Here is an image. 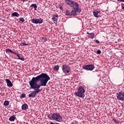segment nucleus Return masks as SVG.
I'll return each instance as SVG.
<instances>
[{"label":"nucleus","mask_w":124,"mask_h":124,"mask_svg":"<svg viewBox=\"0 0 124 124\" xmlns=\"http://www.w3.org/2000/svg\"><path fill=\"white\" fill-rule=\"evenodd\" d=\"M50 79L47 74L42 73L36 77H33L30 81L32 83V87L34 89H40V87H46Z\"/></svg>","instance_id":"1"},{"label":"nucleus","mask_w":124,"mask_h":124,"mask_svg":"<svg viewBox=\"0 0 124 124\" xmlns=\"http://www.w3.org/2000/svg\"><path fill=\"white\" fill-rule=\"evenodd\" d=\"M65 2L67 3L70 7L73 8V10L71 12V16H76V13H80L82 10L79 8V4L76 1L72 0H65Z\"/></svg>","instance_id":"2"},{"label":"nucleus","mask_w":124,"mask_h":124,"mask_svg":"<svg viewBox=\"0 0 124 124\" xmlns=\"http://www.w3.org/2000/svg\"><path fill=\"white\" fill-rule=\"evenodd\" d=\"M50 120H54L56 122H62V117L61 116L60 113H50L48 116Z\"/></svg>","instance_id":"3"},{"label":"nucleus","mask_w":124,"mask_h":124,"mask_svg":"<svg viewBox=\"0 0 124 124\" xmlns=\"http://www.w3.org/2000/svg\"><path fill=\"white\" fill-rule=\"evenodd\" d=\"M29 85L30 86V89H32L33 90H34L33 92L31 93L28 94V96L29 97H32V98H33L35 97L36 96V94L38 93H40L41 92L42 89H39L38 88H34L32 87V83H31L30 81H29Z\"/></svg>","instance_id":"4"},{"label":"nucleus","mask_w":124,"mask_h":124,"mask_svg":"<svg viewBox=\"0 0 124 124\" xmlns=\"http://www.w3.org/2000/svg\"><path fill=\"white\" fill-rule=\"evenodd\" d=\"M85 89L83 86H79L78 88V91L75 93V95L78 97H85Z\"/></svg>","instance_id":"5"},{"label":"nucleus","mask_w":124,"mask_h":124,"mask_svg":"<svg viewBox=\"0 0 124 124\" xmlns=\"http://www.w3.org/2000/svg\"><path fill=\"white\" fill-rule=\"evenodd\" d=\"M62 70L65 74H68L70 72V67L67 64H63L62 66Z\"/></svg>","instance_id":"6"},{"label":"nucleus","mask_w":124,"mask_h":124,"mask_svg":"<svg viewBox=\"0 0 124 124\" xmlns=\"http://www.w3.org/2000/svg\"><path fill=\"white\" fill-rule=\"evenodd\" d=\"M83 69L85 70H88L89 71H93L94 69V65L90 64V65H85L82 66Z\"/></svg>","instance_id":"7"},{"label":"nucleus","mask_w":124,"mask_h":124,"mask_svg":"<svg viewBox=\"0 0 124 124\" xmlns=\"http://www.w3.org/2000/svg\"><path fill=\"white\" fill-rule=\"evenodd\" d=\"M116 96L119 100H122V101H124V93L121 91L117 93Z\"/></svg>","instance_id":"8"},{"label":"nucleus","mask_w":124,"mask_h":124,"mask_svg":"<svg viewBox=\"0 0 124 124\" xmlns=\"http://www.w3.org/2000/svg\"><path fill=\"white\" fill-rule=\"evenodd\" d=\"M58 19H59V16L58 15H54L52 16V20L54 22V24H55V25H57Z\"/></svg>","instance_id":"9"},{"label":"nucleus","mask_w":124,"mask_h":124,"mask_svg":"<svg viewBox=\"0 0 124 124\" xmlns=\"http://www.w3.org/2000/svg\"><path fill=\"white\" fill-rule=\"evenodd\" d=\"M100 13V11H97L95 10H94L93 11V15L94 16V17H96V18H98V14Z\"/></svg>","instance_id":"10"},{"label":"nucleus","mask_w":124,"mask_h":124,"mask_svg":"<svg viewBox=\"0 0 124 124\" xmlns=\"http://www.w3.org/2000/svg\"><path fill=\"white\" fill-rule=\"evenodd\" d=\"M7 85L8 87H13V84H12V82H11V81L9 80V79H6Z\"/></svg>","instance_id":"11"},{"label":"nucleus","mask_w":124,"mask_h":124,"mask_svg":"<svg viewBox=\"0 0 124 124\" xmlns=\"http://www.w3.org/2000/svg\"><path fill=\"white\" fill-rule=\"evenodd\" d=\"M14 55H16V56H17V57H18V60H20L21 61H25V58H24L23 56L21 57L20 56V54L15 52Z\"/></svg>","instance_id":"12"},{"label":"nucleus","mask_w":124,"mask_h":124,"mask_svg":"<svg viewBox=\"0 0 124 124\" xmlns=\"http://www.w3.org/2000/svg\"><path fill=\"white\" fill-rule=\"evenodd\" d=\"M87 34H88L89 38H94V33H89V32H87Z\"/></svg>","instance_id":"13"},{"label":"nucleus","mask_w":124,"mask_h":124,"mask_svg":"<svg viewBox=\"0 0 124 124\" xmlns=\"http://www.w3.org/2000/svg\"><path fill=\"white\" fill-rule=\"evenodd\" d=\"M16 120V116L15 115H13L10 117L9 121L10 122H14Z\"/></svg>","instance_id":"14"},{"label":"nucleus","mask_w":124,"mask_h":124,"mask_svg":"<svg viewBox=\"0 0 124 124\" xmlns=\"http://www.w3.org/2000/svg\"><path fill=\"white\" fill-rule=\"evenodd\" d=\"M20 15L17 12H14L11 14V17H19Z\"/></svg>","instance_id":"15"},{"label":"nucleus","mask_w":124,"mask_h":124,"mask_svg":"<svg viewBox=\"0 0 124 124\" xmlns=\"http://www.w3.org/2000/svg\"><path fill=\"white\" fill-rule=\"evenodd\" d=\"M11 53L12 54H13L14 55H15V51H12V50L9 49V48H7L6 49V53Z\"/></svg>","instance_id":"16"},{"label":"nucleus","mask_w":124,"mask_h":124,"mask_svg":"<svg viewBox=\"0 0 124 124\" xmlns=\"http://www.w3.org/2000/svg\"><path fill=\"white\" fill-rule=\"evenodd\" d=\"M22 109L23 110H27L28 109V105L27 104H24L22 106Z\"/></svg>","instance_id":"17"},{"label":"nucleus","mask_w":124,"mask_h":124,"mask_svg":"<svg viewBox=\"0 0 124 124\" xmlns=\"http://www.w3.org/2000/svg\"><path fill=\"white\" fill-rule=\"evenodd\" d=\"M43 20L41 18H37V24H42Z\"/></svg>","instance_id":"18"},{"label":"nucleus","mask_w":124,"mask_h":124,"mask_svg":"<svg viewBox=\"0 0 124 124\" xmlns=\"http://www.w3.org/2000/svg\"><path fill=\"white\" fill-rule=\"evenodd\" d=\"M59 69H60V66L56 65L54 66V70H55V71H59Z\"/></svg>","instance_id":"19"},{"label":"nucleus","mask_w":124,"mask_h":124,"mask_svg":"<svg viewBox=\"0 0 124 124\" xmlns=\"http://www.w3.org/2000/svg\"><path fill=\"white\" fill-rule=\"evenodd\" d=\"M65 15H66V16H71V12H70L69 10H66Z\"/></svg>","instance_id":"20"},{"label":"nucleus","mask_w":124,"mask_h":124,"mask_svg":"<svg viewBox=\"0 0 124 124\" xmlns=\"http://www.w3.org/2000/svg\"><path fill=\"white\" fill-rule=\"evenodd\" d=\"M32 23H33V24H37V18H33L31 20Z\"/></svg>","instance_id":"21"},{"label":"nucleus","mask_w":124,"mask_h":124,"mask_svg":"<svg viewBox=\"0 0 124 124\" xmlns=\"http://www.w3.org/2000/svg\"><path fill=\"white\" fill-rule=\"evenodd\" d=\"M33 7L35 9V10H36L37 8V5H36V4H32L31 5V7Z\"/></svg>","instance_id":"22"},{"label":"nucleus","mask_w":124,"mask_h":124,"mask_svg":"<svg viewBox=\"0 0 124 124\" xmlns=\"http://www.w3.org/2000/svg\"><path fill=\"white\" fill-rule=\"evenodd\" d=\"M4 106H8L9 105V102L8 101H5L4 102Z\"/></svg>","instance_id":"23"},{"label":"nucleus","mask_w":124,"mask_h":124,"mask_svg":"<svg viewBox=\"0 0 124 124\" xmlns=\"http://www.w3.org/2000/svg\"><path fill=\"white\" fill-rule=\"evenodd\" d=\"M26 97V94L22 93L21 95H20V98H25Z\"/></svg>","instance_id":"24"},{"label":"nucleus","mask_w":124,"mask_h":124,"mask_svg":"<svg viewBox=\"0 0 124 124\" xmlns=\"http://www.w3.org/2000/svg\"><path fill=\"white\" fill-rule=\"evenodd\" d=\"M19 20L20 22H22V23H24V22H25V19L23 17L19 18Z\"/></svg>","instance_id":"25"},{"label":"nucleus","mask_w":124,"mask_h":124,"mask_svg":"<svg viewBox=\"0 0 124 124\" xmlns=\"http://www.w3.org/2000/svg\"><path fill=\"white\" fill-rule=\"evenodd\" d=\"M29 45V44H26V43H25V42H23V43L20 44L21 46H25L26 45Z\"/></svg>","instance_id":"26"},{"label":"nucleus","mask_w":124,"mask_h":124,"mask_svg":"<svg viewBox=\"0 0 124 124\" xmlns=\"http://www.w3.org/2000/svg\"><path fill=\"white\" fill-rule=\"evenodd\" d=\"M58 6H59L60 9H61V10H63L62 5H59Z\"/></svg>","instance_id":"27"},{"label":"nucleus","mask_w":124,"mask_h":124,"mask_svg":"<svg viewBox=\"0 0 124 124\" xmlns=\"http://www.w3.org/2000/svg\"><path fill=\"white\" fill-rule=\"evenodd\" d=\"M97 54H101V50H98L97 51Z\"/></svg>","instance_id":"28"},{"label":"nucleus","mask_w":124,"mask_h":124,"mask_svg":"<svg viewBox=\"0 0 124 124\" xmlns=\"http://www.w3.org/2000/svg\"><path fill=\"white\" fill-rule=\"evenodd\" d=\"M95 43H97L98 44H99V43H100V42H99V41H98V40H95Z\"/></svg>","instance_id":"29"},{"label":"nucleus","mask_w":124,"mask_h":124,"mask_svg":"<svg viewBox=\"0 0 124 124\" xmlns=\"http://www.w3.org/2000/svg\"><path fill=\"white\" fill-rule=\"evenodd\" d=\"M113 122H114V123H116V124H118V122H117V120L113 119Z\"/></svg>","instance_id":"30"},{"label":"nucleus","mask_w":124,"mask_h":124,"mask_svg":"<svg viewBox=\"0 0 124 124\" xmlns=\"http://www.w3.org/2000/svg\"><path fill=\"white\" fill-rule=\"evenodd\" d=\"M118 1H124V0H117Z\"/></svg>","instance_id":"31"},{"label":"nucleus","mask_w":124,"mask_h":124,"mask_svg":"<svg viewBox=\"0 0 124 124\" xmlns=\"http://www.w3.org/2000/svg\"><path fill=\"white\" fill-rule=\"evenodd\" d=\"M45 41H47V39L45 38Z\"/></svg>","instance_id":"32"},{"label":"nucleus","mask_w":124,"mask_h":124,"mask_svg":"<svg viewBox=\"0 0 124 124\" xmlns=\"http://www.w3.org/2000/svg\"><path fill=\"white\" fill-rule=\"evenodd\" d=\"M21 1H23V2L25 1V0H21Z\"/></svg>","instance_id":"33"},{"label":"nucleus","mask_w":124,"mask_h":124,"mask_svg":"<svg viewBox=\"0 0 124 124\" xmlns=\"http://www.w3.org/2000/svg\"><path fill=\"white\" fill-rule=\"evenodd\" d=\"M29 0H24V1H28Z\"/></svg>","instance_id":"34"}]
</instances>
